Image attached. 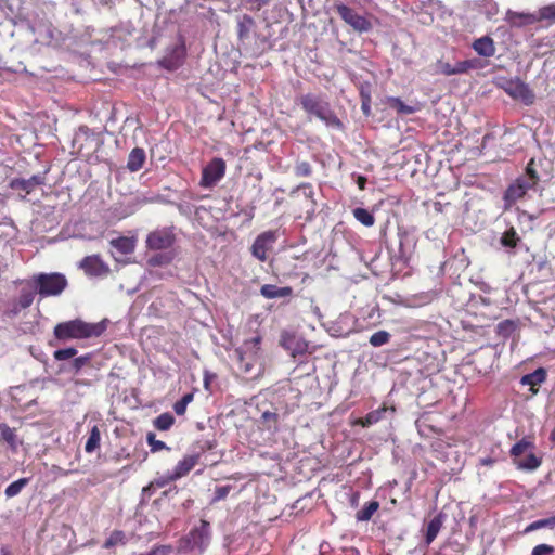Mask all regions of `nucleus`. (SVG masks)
<instances>
[{
	"label": "nucleus",
	"mask_w": 555,
	"mask_h": 555,
	"mask_svg": "<svg viewBox=\"0 0 555 555\" xmlns=\"http://www.w3.org/2000/svg\"><path fill=\"white\" fill-rule=\"evenodd\" d=\"M111 323L106 318L99 322L75 319L56 324L53 333L55 338L63 343L72 339H91L100 337Z\"/></svg>",
	"instance_id": "obj_1"
},
{
	"label": "nucleus",
	"mask_w": 555,
	"mask_h": 555,
	"mask_svg": "<svg viewBox=\"0 0 555 555\" xmlns=\"http://www.w3.org/2000/svg\"><path fill=\"white\" fill-rule=\"evenodd\" d=\"M298 101L310 120L315 118L327 128L335 130L344 129L343 121L338 118L324 94L309 92L302 94Z\"/></svg>",
	"instance_id": "obj_2"
},
{
	"label": "nucleus",
	"mask_w": 555,
	"mask_h": 555,
	"mask_svg": "<svg viewBox=\"0 0 555 555\" xmlns=\"http://www.w3.org/2000/svg\"><path fill=\"white\" fill-rule=\"evenodd\" d=\"M210 524L205 519H201L198 526L179 540L178 550L183 553L197 552L203 554L210 544Z\"/></svg>",
	"instance_id": "obj_3"
},
{
	"label": "nucleus",
	"mask_w": 555,
	"mask_h": 555,
	"mask_svg": "<svg viewBox=\"0 0 555 555\" xmlns=\"http://www.w3.org/2000/svg\"><path fill=\"white\" fill-rule=\"evenodd\" d=\"M30 279L42 298L59 296L68 285L66 276L59 272L37 273Z\"/></svg>",
	"instance_id": "obj_4"
},
{
	"label": "nucleus",
	"mask_w": 555,
	"mask_h": 555,
	"mask_svg": "<svg viewBox=\"0 0 555 555\" xmlns=\"http://www.w3.org/2000/svg\"><path fill=\"white\" fill-rule=\"evenodd\" d=\"M258 349H233L231 359L238 372L248 378L258 377L263 371V362L259 357Z\"/></svg>",
	"instance_id": "obj_5"
},
{
	"label": "nucleus",
	"mask_w": 555,
	"mask_h": 555,
	"mask_svg": "<svg viewBox=\"0 0 555 555\" xmlns=\"http://www.w3.org/2000/svg\"><path fill=\"white\" fill-rule=\"evenodd\" d=\"M521 323L519 320H503L495 325L494 332L498 345L514 347L520 338Z\"/></svg>",
	"instance_id": "obj_6"
},
{
	"label": "nucleus",
	"mask_w": 555,
	"mask_h": 555,
	"mask_svg": "<svg viewBox=\"0 0 555 555\" xmlns=\"http://www.w3.org/2000/svg\"><path fill=\"white\" fill-rule=\"evenodd\" d=\"M280 399L281 396H279L273 411H264L261 415V420L268 424V428H276L280 418H284L298 406V395L292 396L291 399H294V401L291 403Z\"/></svg>",
	"instance_id": "obj_7"
},
{
	"label": "nucleus",
	"mask_w": 555,
	"mask_h": 555,
	"mask_svg": "<svg viewBox=\"0 0 555 555\" xmlns=\"http://www.w3.org/2000/svg\"><path fill=\"white\" fill-rule=\"evenodd\" d=\"M224 173L225 162L222 158L216 157L203 168L199 185L210 189L224 177Z\"/></svg>",
	"instance_id": "obj_8"
},
{
	"label": "nucleus",
	"mask_w": 555,
	"mask_h": 555,
	"mask_svg": "<svg viewBox=\"0 0 555 555\" xmlns=\"http://www.w3.org/2000/svg\"><path fill=\"white\" fill-rule=\"evenodd\" d=\"M46 173L33 175L28 179L14 178L9 182L10 189L13 191L21 192V198L25 199L37 186H41L46 183Z\"/></svg>",
	"instance_id": "obj_9"
},
{
	"label": "nucleus",
	"mask_w": 555,
	"mask_h": 555,
	"mask_svg": "<svg viewBox=\"0 0 555 555\" xmlns=\"http://www.w3.org/2000/svg\"><path fill=\"white\" fill-rule=\"evenodd\" d=\"M278 240L276 231H264L259 234L253 243L251 254L260 261L267 260V253L273 248Z\"/></svg>",
	"instance_id": "obj_10"
},
{
	"label": "nucleus",
	"mask_w": 555,
	"mask_h": 555,
	"mask_svg": "<svg viewBox=\"0 0 555 555\" xmlns=\"http://www.w3.org/2000/svg\"><path fill=\"white\" fill-rule=\"evenodd\" d=\"M336 10L339 16L354 30L364 33L371 29V22L364 16L358 14L353 9L344 4H339L336 7Z\"/></svg>",
	"instance_id": "obj_11"
},
{
	"label": "nucleus",
	"mask_w": 555,
	"mask_h": 555,
	"mask_svg": "<svg viewBox=\"0 0 555 555\" xmlns=\"http://www.w3.org/2000/svg\"><path fill=\"white\" fill-rule=\"evenodd\" d=\"M255 21L247 14H244L237 20V36L240 40V46L247 52L251 54H258L259 51L250 48V38L254 33Z\"/></svg>",
	"instance_id": "obj_12"
},
{
	"label": "nucleus",
	"mask_w": 555,
	"mask_h": 555,
	"mask_svg": "<svg viewBox=\"0 0 555 555\" xmlns=\"http://www.w3.org/2000/svg\"><path fill=\"white\" fill-rule=\"evenodd\" d=\"M175 243V234L168 228L151 232L146 237V246L150 249L163 250L170 248Z\"/></svg>",
	"instance_id": "obj_13"
},
{
	"label": "nucleus",
	"mask_w": 555,
	"mask_h": 555,
	"mask_svg": "<svg viewBox=\"0 0 555 555\" xmlns=\"http://www.w3.org/2000/svg\"><path fill=\"white\" fill-rule=\"evenodd\" d=\"M475 67V61L473 60L460 61L454 65H451L450 63L442 60H438L435 64V73L451 76L467 73L469 69Z\"/></svg>",
	"instance_id": "obj_14"
},
{
	"label": "nucleus",
	"mask_w": 555,
	"mask_h": 555,
	"mask_svg": "<svg viewBox=\"0 0 555 555\" xmlns=\"http://www.w3.org/2000/svg\"><path fill=\"white\" fill-rule=\"evenodd\" d=\"M435 354L427 352L425 349H416V359L423 363L424 369L428 372L440 371L444 362V352L434 349Z\"/></svg>",
	"instance_id": "obj_15"
},
{
	"label": "nucleus",
	"mask_w": 555,
	"mask_h": 555,
	"mask_svg": "<svg viewBox=\"0 0 555 555\" xmlns=\"http://www.w3.org/2000/svg\"><path fill=\"white\" fill-rule=\"evenodd\" d=\"M185 57V49L183 44H176L171 49H169L163 59L159 61V64L169 70H175L180 67Z\"/></svg>",
	"instance_id": "obj_16"
},
{
	"label": "nucleus",
	"mask_w": 555,
	"mask_h": 555,
	"mask_svg": "<svg viewBox=\"0 0 555 555\" xmlns=\"http://www.w3.org/2000/svg\"><path fill=\"white\" fill-rule=\"evenodd\" d=\"M79 267L85 270L86 274L91 276H100L109 271L108 266L98 255L85 257L80 261Z\"/></svg>",
	"instance_id": "obj_17"
},
{
	"label": "nucleus",
	"mask_w": 555,
	"mask_h": 555,
	"mask_svg": "<svg viewBox=\"0 0 555 555\" xmlns=\"http://www.w3.org/2000/svg\"><path fill=\"white\" fill-rule=\"evenodd\" d=\"M22 287L20 289V294L17 298L15 299L17 301V305L24 309H27L31 306L35 296L37 293V289L33 285L31 279L24 280L21 282Z\"/></svg>",
	"instance_id": "obj_18"
},
{
	"label": "nucleus",
	"mask_w": 555,
	"mask_h": 555,
	"mask_svg": "<svg viewBox=\"0 0 555 555\" xmlns=\"http://www.w3.org/2000/svg\"><path fill=\"white\" fill-rule=\"evenodd\" d=\"M199 454L194 453L185 456L183 460L179 461L176 465L172 475L169 477L170 480H176L185 476L198 462Z\"/></svg>",
	"instance_id": "obj_19"
},
{
	"label": "nucleus",
	"mask_w": 555,
	"mask_h": 555,
	"mask_svg": "<svg viewBox=\"0 0 555 555\" xmlns=\"http://www.w3.org/2000/svg\"><path fill=\"white\" fill-rule=\"evenodd\" d=\"M546 379V370L543 367H539L532 373L526 374L520 378L521 385L530 386V390L533 393L538 392L537 386H540Z\"/></svg>",
	"instance_id": "obj_20"
},
{
	"label": "nucleus",
	"mask_w": 555,
	"mask_h": 555,
	"mask_svg": "<svg viewBox=\"0 0 555 555\" xmlns=\"http://www.w3.org/2000/svg\"><path fill=\"white\" fill-rule=\"evenodd\" d=\"M447 518V515L442 512L437 514L427 525V530L425 534V543L427 545L431 544L433 541L437 538L440 529L443 526V522Z\"/></svg>",
	"instance_id": "obj_21"
},
{
	"label": "nucleus",
	"mask_w": 555,
	"mask_h": 555,
	"mask_svg": "<svg viewBox=\"0 0 555 555\" xmlns=\"http://www.w3.org/2000/svg\"><path fill=\"white\" fill-rule=\"evenodd\" d=\"M146 159L145 151L142 147H134L128 156L127 169L130 172L139 171Z\"/></svg>",
	"instance_id": "obj_22"
},
{
	"label": "nucleus",
	"mask_w": 555,
	"mask_h": 555,
	"mask_svg": "<svg viewBox=\"0 0 555 555\" xmlns=\"http://www.w3.org/2000/svg\"><path fill=\"white\" fill-rule=\"evenodd\" d=\"M293 293L292 287H279L273 284H264L260 288V294L268 299L288 297Z\"/></svg>",
	"instance_id": "obj_23"
},
{
	"label": "nucleus",
	"mask_w": 555,
	"mask_h": 555,
	"mask_svg": "<svg viewBox=\"0 0 555 555\" xmlns=\"http://www.w3.org/2000/svg\"><path fill=\"white\" fill-rule=\"evenodd\" d=\"M389 411L392 413L395 412V409L386 405L379 406L378 409L369 412L365 417L359 420L358 423L363 427H370L382 421L385 417V413Z\"/></svg>",
	"instance_id": "obj_24"
},
{
	"label": "nucleus",
	"mask_w": 555,
	"mask_h": 555,
	"mask_svg": "<svg viewBox=\"0 0 555 555\" xmlns=\"http://www.w3.org/2000/svg\"><path fill=\"white\" fill-rule=\"evenodd\" d=\"M112 247L122 255H129L134 251L135 240L128 236H119L109 241Z\"/></svg>",
	"instance_id": "obj_25"
},
{
	"label": "nucleus",
	"mask_w": 555,
	"mask_h": 555,
	"mask_svg": "<svg viewBox=\"0 0 555 555\" xmlns=\"http://www.w3.org/2000/svg\"><path fill=\"white\" fill-rule=\"evenodd\" d=\"M474 50L481 56L489 57L495 53L493 40L488 37H481L473 43Z\"/></svg>",
	"instance_id": "obj_26"
},
{
	"label": "nucleus",
	"mask_w": 555,
	"mask_h": 555,
	"mask_svg": "<svg viewBox=\"0 0 555 555\" xmlns=\"http://www.w3.org/2000/svg\"><path fill=\"white\" fill-rule=\"evenodd\" d=\"M0 440L7 442L12 451L17 450V435L7 423H0Z\"/></svg>",
	"instance_id": "obj_27"
},
{
	"label": "nucleus",
	"mask_w": 555,
	"mask_h": 555,
	"mask_svg": "<svg viewBox=\"0 0 555 555\" xmlns=\"http://www.w3.org/2000/svg\"><path fill=\"white\" fill-rule=\"evenodd\" d=\"M507 21L512 26L522 27L525 25H529L534 22V17L530 14L517 13V12H507Z\"/></svg>",
	"instance_id": "obj_28"
},
{
	"label": "nucleus",
	"mask_w": 555,
	"mask_h": 555,
	"mask_svg": "<svg viewBox=\"0 0 555 555\" xmlns=\"http://www.w3.org/2000/svg\"><path fill=\"white\" fill-rule=\"evenodd\" d=\"M535 448V444L531 438L524 437L517 443H515L511 449V455L513 457H518L524 454L526 451H532Z\"/></svg>",
	"instance_id": "obj_29"
},
{
	"label": "nucleus",
	"mask_w": 555,
	"mask_h": 555,
	"mask_svg": "<svg viewBox=\"0 0 555 555\" xmlns=\"http://www.w3.org/2000/svg\"><path fill=\"white\" fill-rule=\"evenodd\" d=\"M127 542H128V539L126 537V533L122 530H114L111 532L109 537L105 540L103 547L112 548L117 545H126Z\"/></svg>",
	"instance_id": "obj_30"
},
{
	"label": "nucleus",
	"mask_w": 555,
	"mask_h": 555,
	"mask_svg": "<svg viewBox=\"0 0 555 555\" xmlns=\"http://www.w3.org/2000/svg\"><path fill=\"white\" fill-rule=\"evenodd\" d=\"M541 463H542V460L540 457H538L535 454H533L532 452H530L526 456V459L516 462V465L519 469H522V470H535L537 468L540 467Z\"/></svg>",
	"instance_id": "obj_31"
},
{
	"label": "nucleus",
	"mask_w": 555,
	"mask_h": 555,
	"mask_svg": "<svg viewBox=\"0 0 555 555\" xmlns=\"http://www.w3.org/2000/svg\"><path fill=\"white\" fill-rule=\"evenodd\" d=\"M378 508L379 503L377 501H371L356 514V519L358 521H369Z\"/></svg>",
	"instance_id": "obj_32"
},
{
	"label": "nucleus",
	"mask_w": 555,
	"mask_h": 555,
	"mask_svg": "<svg viewBox=\"0 0 555 555\" xmlns=\"http://www.w3.org/2000/svg\"><path fill=\"white\" fill-rule=\"evenodd\" d=\"M518 242H520V237L514 228L505 231L500 240L501 245L508 249L515 248Z\"/></svg>",
	"instance_id": "obj_33"
},
{
	"label": "nucleus",
	"mask_w": 555,
	"mask_h": 555,
	"mask_svg": "<svg viewBox=\"0 0 555 555\" xmlns=\"http://www.w3.org/2000/svg\"><path fill=\"white\" fill-rule=\"evenodd\" d=\"M544 528H548V529H554L555 528V516H552V517H548V518H545V519H539V520H535L531 524H529L525 530H524V533L527 534V533H530L532 531H535V530H539V529H544Z\"/></svg>",
	"instance_id": "obj_34"
},
{
	"label": "nucleus",
	"mask_w": 555,
	"mask_h": 555,
	"mask_svg": "<svg viewBox=\"0 0 555 555\" xmlns=\"http://www.w3.org/2000/svg\"><path fill=\"white\" fill-rule=\"evenodd\" d=\"M352 215L357 221L365 227H372L375 223L373 214L365 208L357 207L352 210Z\"/></svg>",
	"instance_id": "obj_35"
},
{
	"label": "nucleus",
	"mask_w": 555,
	"mask_h": 555,
	"mask_svg": "<svg viewBox=\"0 0 555 555\" xmlns=\"http://www.w3.org/2000/svg\"><path fill=\"white\" fill-rule=\"evenodd\" d=\"M101 441V433L98 426H93L90 430L89 437L85 444V450L87 453H92L95 449L100 447Z\"/></svg>",
	"instance_id": "obj_36"
},
{
	"label": "nucleus",
	"mask_w": 555,
	"mask_h": 555,
	"mask_svg": "<svg viewBox=\"0 0 555 555\" xmlns=\"http://www.w3.org/2000/svg\"><path fill=\"white\" fill-rule=\"evenodd\" d=\"M175 423L172 414L166 412L158 415L154 421V427L158 430H168Z\"/></svg>",
	"instance_id": "obj_37"
},
{
	"label": "nucleus",
	"mask_w": 555,
	"mask_h": 555,
	"mask_svg": "<svg viewBox=\"0 0 555 555\" xmlns=\"http://www.w3.org/2000/svg\"><path fill=\"white\" fill-rule=\"evenodd\" d=\"M28 482H29L28 478H21L16 481L10 483L4 490L5 496L8 499L16 496L17 494L21 493V491L24 489V487H26L28 485Z\"/></svg>",
	"instance_id": "obj_38"
},
{
	"label": "nucleus",
	"mask_w": 555,
	"mask_h": 555,
	"mask_svg": "<svg viewBox=\"0 0 555 555\" xmlns=\"http://www.w3.org/2000/svg\"><path fill=\"white\" fill-rule=\"evenodd\" d=\"M525 194H526V191L524 190V186H521V184H518V182L516 181L514 184H512L507 189V191L505 193V198L508 201H512V202H516L517 199L522 197Z\"/></svg>",
	"instance_id": "obj_39"
},
{
	"label": "nucleus",
	"mask_w": 555,
	"mask_h": 555,
	"mask_svg": "<svg viewBox=\"0 0 555 555\" xmlns=\"http://www.w3.org/2000/svg\"><path fill=\"white\" fill-rule=\"evenodd\" d=\"M193 400V393H185L180 400L173 404V411L177 415H183L186 406Z\"/></svg>",
	"instance_id": "obj_40"
},
{
	"label": "nucleus",
	"mask_w": 555,
	"mask_h": 555,
	"mask_svg": "<svg viewBox=\"0 0 555 555\" xmlns=\"http://www.w3.org/2000/svg\"><path fill=\"white\" fill-rule=\"evenodd\" d=\"M217 442L215 439H198L195 443H194V450L196 451L195 453H198L201 455V453L205 452V451H208V450H212L215 447H216Z\"/></svg>",
	"instance_id": "obj_41"
},
{
	"label": "nucleus",
	"mask_w": 555,
	"mask_h": 555,
	"mask_svg": "<svg viewBox=\"0 0 555 555\" xmlns=\"http://www.w3.org/2000/svg\"><path fill=\"white\" fill-rule=\"evenodd\" d=\"M389 337H390V334L388 332L378 331L370 336L369 341L373 346L377 347V346L387 344L389 340Z\"/></svg>",
	"instance_id": "obj_42"
},
{
	"label": "nucleus",
	"mask_w": 555,
	"mask_h": 555,
	"mask_svg": "<svg viewBox=\"0 0 555 555\" xmlns=\"http://www.w3.org/2000/svg\"><path fill=\"white\" fill-rule=\"evenodd\" d=\"M391 107L397 109L398 113L409 115L415 112V108L404 104L399 98L391 99Z\"/></svg>",
	"instance_id": "obj_43"
},
{
	"label": "nucleus",
	"mask_w": 555,
	"mask_h": 555,
	"mask_svg": "<svg viewBox=\"0 0 555 555\" xmlns=\"http://www.w3.org/2000/svg\"><path fill=\"white\" fill-rule=\"evenodd\" d=\"M146 441L149 446L151 447L152 452H157L164 449L169 450V448L166 446L165 442L157 440L154 433H147L146 435Z\"/></svg>",
	"instance_id": "obj_44"
},
{
	"label": "nucleus",
	"mask_w": 555,
	"mask_h": 555,
	"mask_svg": "<svg viewBox=\"0 0 555 555\" xmlns=\"http://www.w3.org/2000/svg\"><path fill=\"white\" fill-rule=\"evenodd\" d=\"M297 177H309L312 173L311 165L308 162H297L294 168Z\"/></svg>",
	"instance_id": "obj_45"
},
{
	"label": "nucleus",
	"mask_w": 555,
	"mask_h": 555,
	"mask_svg": "<svg viewBox=\"0 0 555 555\" xmlns=\"http://www.w3.org/2000/svg\"><path fill=\"white\" fill-rule=\"evenodd\" d=\"M291 356L294 359V362H298L299 364H302L311 356V352L309 351V349H304V348L292 349Z\"/></svg>",
	"instance_id": "obj_46"
},
{
	"label": "nucleus",
	"mask_w": 555,
	"mask_h": 555,
	"mask_svg": "<svg viewBox=\"0 0 555 555\" xmlns=\"http://www.w3.org/2000/svg\"><path fill=\"white\" fill-rule=\"evenodd\" d=\"M231 489H232L231 485L217 487L215 489V495H214L212 502H218V501L224 500L228 496V494L230 493Z\"/></svg>",
	"instance_id": "obj_47"
},
{
	"label": "nucleus",
	"mask_w": 555,
	"mask_h": 555,
	"mask_svg": "<svg viewBox=\"0 0 555 555\" xmlns=\"http://www.w3.org/2000/svg\"><path fill=\"white\" fill-rule=\"evenodd\" d=\"M172 257L167 254H158L150 259L152 266H164L171 261Z\"/></svg>",
	"instance_id": "obj_48"
},
{
	"label": "nucleus",
	"mask_w": 555,
	"mask_h": 555,
	"mask_svg": "<svg viewBox=\"0 0 555 555\" xmlns=\"http://www.w3.org/2000/svg\"><path fill=\"white\" fill-rule=\"evenodd\" d=\"M519 96L525 101V103H532L533 94L530 89L525 85L520 83L518 87Z\"/></svg>",
	"instance_id": "obj_49"
},
{
	"label": "nucleus",
	"mask_w": 555,
	"mask_h": 555,
	"mask_svg": "<svg viewBox=\"0 0 555 555\" xmlns=\"http://www.w3.org/2000/svg\"><path fill=\"white\" fill-rule=\"evenodd\" d=\"M77 353V349H56L54 352V358L56 360H67L75 357Z\"/></svg>",
	"instance_id": "obj_50"
},
{
	"label": "nucleus",
	"mask_w": 555,
	"mask_h": 555,
	"mask_svg": "<svg viewBox=\"0 0 555 555\" xmlns=\"http://www.w3.org/2000/svg\"><path fill=\"white\" fill-rule=\"evenodd\" d=\"M555 548L548 544H539L533 547L531 555H552Z\"/></svg>",
	"instance_id": "obj_51"
},
{
	"label": "nucleus",
	"mask_w": 555,
	"mask_h": 555,
	"mask_svg": "<svg viewBox=\"0 0 555 555\" xmlns=\"http://www.w3.org/2000/svg\"><path fill=\"white\" fill-rule=\"evenodd\" d=\"M90 361V354H86V356H81V357H78V358H75L70 365L75 370V372H78L79 370H81L87 363H89Z\"/></svg>",
	"instance_id": "obj_52"
},
{
	"label": "nucleus",
	"mask_w": 555,
	"mask_h": 555,
	"mask_svg": "<svg viewBox=\"0 0 555 555\" xmlns=\"http://www.w3.org/2000/svg\"><path fill=\"white\" fill-rule=\"evenodd\" d=\"M170 545H157L154 546L150 552L140 555H167L171 552Z\"/></svg>",
	"instance_id": "obj_53"
},
{
	"label": "nucleus",
	"mask_w": 555,
	"mask_h": 555,
	"mask_svg": "<svg viewBox=\"0 0 555 555\" xmlns=\"http://www.w3.org/2000/svg\"><path fill=\"white\" fill-rule=\"evenodd\" d=\"M298 190H302V193L306 198H310V199L313 198L314 192H313L312 185L310 183H301L295 190H293L292 194H294Z\"/></svg>",
	"instance_id": "obj_54"
},
{
	"label": "nucleus",
	"mask_w": 555,
	"mask_h": 555,
	"mask_svg": "<svg viewBox=\"0 0 555 555\" xmlns=\"http://www.w3.org/2000/svg\"><path fill=\"white\" fill-rule=\"evenodd\" d=\"M517 182L524 186L526 192L530 189H533L538 183L537 181L532 180V178H528L527 176L517 179Z\"/></svg>",
	"instance_id": "obj_55"
},
{
	"label": "nucleus",
	"mask_w": 555,
	"mask_h": 555,
	"mask_svg": "<svg viewBox=\"0 0 555 555\" xmlns=\"http://www.w3.org/2000/svg\"><path fill=\"white\" fill-rule=\"evenodd\" d=\"M540 15L542 18L555 21V5H548V7L542 8L540 10Z\"/></svg>",
	"instance_id": "obj_56"
},
{
	"label": "nucleus",
	"mask_w": 555,
	"mask_h": 555,
	"mask_svg": "<svg viewBox=\"0 0 555 555\" xmlns=\"http://www.w3.org/2000/svg\"><path fill=\"white\" fill-rule=\"evenodd\" d=\"M526 176L528 178H532V180L539 182V176L534 169V159H531L528 165H527V168H526Z\"/></svg>",
	"instance_id": "obj_57"
},
{
	"label": "nucleus",
	"mask_w": 555,
	"mask_h": 555,
	"mask_svg": "<svg viewBox=\"0 0 555 555\" xmlns=\"http://www.w3.org/2000/svg\"><path fill=\"white\" fill-rule=\"evenodd\" d=\"M21 310H24V308L20 307L17 305V301L14 300L12 304H11V307L5 311V314L10 318H14L16 317Z\"/></svg>",
	"instance_id": "obj_58"
},
{
	"label": "nucleus",
	"mask_w": 555,
	"mask_h": 555,
	"mask_svg": "<svg viewBox=\"0 0 555 555\" xmlns=\"http://www.w3.org/2000/svg\"><path fill=\"white\" fill-rule=\"evenodd\" d=\"M243 2L249 4V9H260L261 5L268 2V0H243Z\"/></svg>",
	"instance_id": "obj_59"
},
{
	"label": "nucleus",
	"mask_w": 555,
	"mask_h": 555,
	"mask_svg": "<svg viewBox=\"0 0 555 555\" xmlns=\"http://www.w3.org/2000/svg\"><path fill=\"white\" fill-rule=\"evenodd\" d=\"M137 201L140 204L157 203V202L162 201V196L160 195H156V196H153V197L142 196V197H138Z\"/></svg>",
	"instance_id": "obj_60"
},
{
	"label": "nucleus",
	"mask_w": 555,
	"mask_h": 555,
	"mask_svg": "<svg viewBox=\"0 0 555 555\" xmlns=\"http://www.w3.org/2000/svg\"><path fill=\"white\" fill-rule=\"evenodd\" d=\"M370 102L371 101H370L369 96H363L361 108L363 111V114L366 116L370 115V113H371V103Z\"/></svg>",
	"instance_id": "obj_61"
},
{
	"label": "nucleus",
	"mask_w": 555,
	"mask_h": 555,
	"mask_svg": "<svg viewBox=\"0 0 555 555\" xmlns=\"http://www.w3.org/2000/svg\"><path fill=\"white\" fill-rule=\"evenodd\" d=\"M212 377H215V374H209L207 371L205 372V375H204V386H205L206 389L208 388L210 378H212Z\"/></svg>",
	"instance_id": "obj_62"
},
{
	"label": "nucleus",
	"mask_w": 555,
	"mask_h": 555,
	"mask_svg": "<svg viewBox=\"0 0 555 555\" xmlns=\"http://www.w3.org/2000/svg\"><path fill=\"white\" fill-rule=\"evenodd\" d=\"M168 481H171L169 478L168 479H165V478H159V479H156L155 480V485L157 487H164L167 485Z\"/></svg>",
	"instance_id": "obj_63"
},
{
	"label": "nucleus",
	"mask_w": 555,
	"mask_h": 555,
	"mask_svg": "<svg viewBox=\"0 0 555 555\" xmlns=\"http://www.w3.org/2000/svg\"><path fill=\"white\" fill-rule=\"evenodd\" d=\"M358 500H359V494H358V493H354V494L351 496V505H352V506H357V505H358Z\"/></svg>",
	"instance_id": "obj_64"
}]
</instances>
